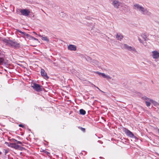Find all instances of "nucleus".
Here are the masks:
<instances>
[{
	"label": "nucleus",
	"mask_w": 159,
	"mask_h": 159,
	"mask_svg": "<svg viewBox=\"0 0 159 159\" xmlns=\"http://www.w3.org/2000/svg\"><path fill=\"white\" fill-rule=\"evenodd\" d=\"M134 7L135 9L136 10L143 15L150 16L151 14V13L147 8L143 7L140 5L136 4L134 5Z\"/></svg>",
	"instance_id": "1"
},
{
	"label": "nucleus",
	"mask_w": 159,
	"mask_h": 159,
	"mask_svg": "<svg viewBox=\"0 0 159 159\" xmlns=\"http://www.w3.org/2000/svg\"><path fill=\"white\" fill-rule=\"evenodd\" d=\"M120 47L122 49H125L131 52H137L135 48L128 45L126 44L121 43Z\"/></svg>",
	"instance_id": "2"
},
{
	"label": "nucleus",
	"mask_w": 159,
	"mask_h": 159,
	"mask_svg": "<svg viewBox=\"0 0 159 159\" xmlns=\"http://www.w3.org/2000/svg\"><path fill=\"white\" fill-rule=\"evenodd\" d=\"M4 41L7 43V44L9 46L14 48H17L19 46V44L16 42L6 40H5Z\"/></svg>",
	"instance_id": "3"
},
{
	"label": "nucleus",
	"mask_w": 159,
	"mask_h": 159,
	"mask_svg": "<svg viewBox=\"0 0 159 159\" xmlns=\"http://www.w3.org/2000/svg\"><path fill=\"white\" fill-rule=\"evenodd\" d=\"M94 73L99 75H101L104 78H106L108 80H111V77L109 75H106L104 73H102L98 71L95 72Z\"/></svg>",
	"instance_id": "4"
},
{
	"label": "nucleus",
	"mask_w": 159,
	"mask_h": 159,
	"mask_svg": "<svg viewBox=\"0 0 159 159\" xmlns=\"http://www.w3.org/2000/svg\"><path fill=\"white\" fill-rule=\"evenodd\" d=\"M32 87L35 90L37 91H40L42 90L41 86L38 84L34 83L33 84V85L32 86Z\"/></svg>",
	"instance_id": "5"
},
{
	"label": "nucleus",
	"mask_w": 159,
	"mask_h": 159,
	"mask_svg": "<svg viewBox=\"0 0 159 159\" xmlns=\"http://www.w3.org/2000/svg\"><path fill=\"white\" fill-rule=\"evenodd\" d=\"M20 12L22 15L26 16H28L30 12L28 10L26 9H21L20 10Z\"/></svg>",
	"instance_id": "6"
},
{
	"label": "nucleus",
	"mask_w": 159,
	"mask_h": 159,
	"mask_svg": "<svg viewBox=\"0 0 159 159\" xmlns=\"http://www.w3.org/2000/svg\"><path fill=\"white\" fill-rule=\"evenodd\" d=\"M112 4L115 8H118L120 5L121 3L117 0H113Z\"/></svg>",
	"instance_id": "7"
},
{
	"label": "nucleus",
	"mask_w": 159,
	"mask_h": 159,
	"mask_svg": "<svg viewBox=\"0 0 159 159\" xmlns=\"http://www.w3.org/2000/svg\"><path fill=\"white\" fill-rule=\"evenodd\" d=\"M10 146L16 149L22 150V148L20 146L16 144V143H11Z\"/></svg>",
	"instance_id": "8"
},
{
	"label": "nucleus",
	"mask_w": 159,
	"mask_h": 159,
	"mask_svg": "<svg viewBox=\"0 0 159 159\" xmlns=\"http://www.w3.org/2000/svg\"><path fill=\"white\" fill-rule=\"evenodd\" d=\"M124 131L125 133L129 137L131 138H134V135L129 130L126 129H125Z\"/></svg>",
	"instance_id": "9"
},
{
	"label": "nucleus",
	"mask_w": 159,
	"mask_h": 159,
	"mask_svg": "<svg viewBox=\"0 0 159 159\" xmlns=\"http://www.w3.org/2000/svg\"><path fill=\"white\" fill-rule=\"evenodd\" d=\"M152 57L153 59H158L159 57V53L157 51H154L152 52Z\"/></svg>",
	"instance_id": "10"
},
{
	"label": "nucleus",
	"mask_w": 159,
	"mask_h": 159,
	"mask_svg": "<svg viewBox=\"0 0 159 159\" xmlns=\"http://www.w3.org/2000/svg\"><path fill=\"white\" fill-rule=\"evenodd\" d=\"M41 75L45 79H48V76L47 73L45 72V70L42 69L41 70Z\"/></svg>",
	"instance_id": "11"
},
{
	"label": "nucleus",
	"mask_w": 159,
	"mask_h": 159,
	"mask_svg": "<svg viewBox=\"0 0 159 159\" xmlns=\"http://www.w3.org/2000/svg\"><path fill=\"white\" fill-rule=\"evenodd\" d=\"M76 46L75 45L70 44L68 47V49L70 51H75L76 50Z\"/></svg>",
	"instance_id": "12"
},
{
	"label": "nucleus",
	"mask_w": 159,
	"mask_h": 159,
	"mask_svg": "<svg viewBox=\"0 0 159 159\" xmlns=\"http://www.w3.org/2000/svg\"><path fill=\"white\" fill-rule=\"evenodd\" d=\"M116 38L117 40L121 41V40L123 38V36L122 34H120L117 33L116 34Z\"/></svg>",
	"instance_id": "13"
},
{
	"label": "nucleus",
	"mask_w": 159,
	"mask_h": 159,
	"mask_svg": "<svg viewBox=\"0 0 159 159\" xmlns=\"http://www.w3.org/2000/svg\"><path fill=\"white\" fill-rule=\"evenodd\" d=\"M141 37L145 41H147L148 40L147 36L145 33H143L141 35Z\"/></svg>",
	"instance_id": "14"
},
{
	"label": "nucleus",
	"mask_w": 159,
	"mask_h": 159,
	"mask_svg": "<svg viewBox=\"0 0 159 159\" xmlns=\"http://www.w3.org/2000/svg\"><path fill=\"white\" fill-rule=\"evenodd\" d=\"M39 36L41 37V39L43 40L46 41L47 42L49 41V39L47 38V37L45 36L44 35H39Z\"/></svg>",
	"instance_id": "15"
},
{
	"label": "nucleus",
	"mask_w": 159,
	"mask_h": 159,
	"mask_svg": "<svg viewBox=\"0 0 159 159\" xmlns=\"http://www.w3.org/2000/svg\"><path fill=\"white\" fill-rule=\"evenodd\" d=\"M143 99L144 100V101H145V102H152V100L151 99H150L147 97L145 96L143 98Z\"/></svg>",
	"instance_id": "16"
},
{
	"label": "nucleus",
	"mask_w": 159,
	"mask_h": 159,
	"mask_svg": "<svg viewBox=\"0 0 159 159\" xmlns=\"http://www.w3.org/2000/svg\"><path fill=\"white\" fill-rule=\"evenodd\" d=\"M80 114L84 115L86 113V111L83 109H81L80 110Z\"/></svg>",
	"instance_id": "17"
},
{
	"label": "nucleus",
	"mask_w": 159,
	"mask_h": 159,
	"mask_svg": "<svg viewBox=\"0 0 159 159\" xmlns=\"http://www.w3.org/2000/svg\"><path fill=\"white\" fill-rule=\"evenodd\" d=\"M5 63V60L4 59L0 57V64H3Z\"/></svg>",
	"instance_id": "18"
},
{
	"label": "nucleus",
	"mask_w": 159,
	"mask_h": 159,
	"mask_svg": "<svg viewBox=\"0 0 159 159\" xmlns=\"http://www.w3.org/2000/svg\"><path fill=\"white\" fill-rule=\"evenodd\" d=\"M151 103H153L154 104V105L155 106L158 105H159L158 103L157 102L153 100H152V101Z\"/></svg>",
	"instance_id": "19"
},
{
	"label": "nucleus",
	"mask_w": 159,
	"mask_h": 159,
	"mask_svg": "<svg viewBox=\"0 0 159 159\" xmlns=\"http://www.w3.org/2000/svg\"><path fill=\"white\" fill-rule=\"evenodd\" d=\"M138 39L140 43H142V44H143V45H144V43L143 42V41L139 37H138Z\"/></svg>",
	"instance_id": "20"
},
{
	"label": "nucleus",
	"mask_w": 159,
	"mask_h": 159,
	"mask_svg": "<svg viewBox=\"0 0 159 159\" xmlns=\"http://www.w3.org/2000/svg\"><path fill=\"white\" fill-rule=\"evenodd\" d=\"M151 102H145V103L148 107L150 106Z\"/></svg>",
	"instance_id": "21"
},
{
	"label": "nucleus",
	"mask_w": 159,
	"mask_h": 159,
	"mask_svg": "<svg viewBox=\"0 0 159 159\" xmlns=\"http://www.w3.org/2000/svg\"><path fill=\"white\" fill-rule=\"evenodd\" d=\"M24 36H26L27 37H28L29 36H30L29 35L27 34L25 32H23V34H22Z\"/></svg>",
	"instance_id": "22"
},
{
	"label": "nucleus",
	"mask_w": 159,
	"mask_h": 159,
	"mask_svg": "<svg viewBox=\"0 0 159 159\" xmlns=\"http://www.w3.org/2000/svg\"><path fill=\"white\" fill-rule=\"evenodd\" d=\"M15 141H16L17 142V144H22V143L21 142L19 141H17V140H15Z\"/></svg>",
	"instance_id": "23"
},
{
	"label": "nucleus",
	"mask_w": 159,
	"mask_h": 159,
	"mask_svg": "<svg viewBox=\"0 0 159 159\" xmlns=\"http://www.w3.org/2000/svg\"><path fill=\"white\" fill-rule=\"evenodd\" d=\"M86 19L88 20H90L91 19V18L89 16H87L86 17Z\"/></svg>",
	"instance_id": "24"
},
{
	"label": "nucleus",
	"mask_w": 159,
	"mask_h": 159,
	"mask_svg": "<svg viewBox=\"0 0 159 159\" xmlns=\"http://www.w3.org/2000/svg\"><path fill=\"white\" fill-rule=\"evenodd\" d=\"M19 127H21L22 128H23L24 127V126L23 125H22V124L19 125Z\"/></svg>",
	"instance_id": "25"
},
{
	"label": "nucleus",
	"mask_w": 159,
	"mask_h": 159,
	"mask_svg": "<svg viewBox=\"0 0 159 159\" xmlns=\"http://www.w3.org/2000/svg\"><path fill=\"white\" fill-rule=\"evenodd\" d=\"M81 130L84 131V132L85 131V129L84 128H81Z\"/></svg>",
	"instance_id": "26"
},
{
	"label": "nucleus",
	"mask_w": 159,
	"mask_h": 159,
	"mask_svg": "<svg viewBox=\"0 0 159 159\" xmlns=\"http://www.w3.org/2000/svg\"><path fill=\"white\" fill-rule=\"evenodd\" d=\"M34 40H37V41H38V39H37L36 38H34L33 37L32 38Z\"/></svg>",
	"instance_id": "27"
},
{
	"label": "nucleus",
	"mask_w": 159,
	"mask_h": 159,
	"mask_svg": "<svg viewBox=\"0 0 159 159\" xmlns=\"http://www.w3.org/2000/svg\"><path fill=\"white\" fill-rule=\"evenodd\" d=\"M94 61L96 62V65H98V62L97 61L95 60Z\"/></svg>",
	"instance_id": "28"
},
{
	"label": "nucleus",
	"mask_w": 159,
	"mask_h": 159,
	"mask_svg": "<svg viewBox=\"0 0 159 159\" xmlns=\"http://www.w3.org/2000/svg\"><path fill=\"white\" fill-rule=\"evenodd\" d=\"M18 32H19V33L22 34H23V32H22L21 31H20V30H18Z\"/></svg>",
	"instance_id": "29"
},
{
	"label": "nucleus",
	"mask_w": 159,
	"mask_h": 159,
	"mask_svg": "<svg viewBox=\"0 0 159 159\" xmlns=\"http://www.w3.org/2000/svg\"><path fill=\"white\" fill-rule=\"evenodd\" d=\"M96 88L98 89L99 90H100V89H99V88L98 87H96Z\"/></svg>",
	"instance_id": "30"
},
{
	"label": "nucleus",
	"mask_w": 159,
	"mask_h": 159,
	"mask_svg": "<svg viewBox=\"0 0 159 159\" xmlns=\"http://www.w3.org/2000/svg\"><path fill=\"white\" fill-rule=\"evenodd\" d=\"M2 153L1 152H0V155Z\"/></svg>",
	"instance_id": "31"
}]
</instances>
